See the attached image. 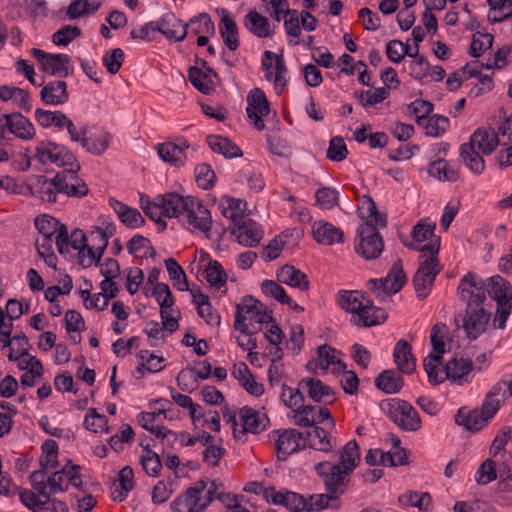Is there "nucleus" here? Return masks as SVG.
<instances>
[{"label": "nucleus", "instance_id": "nucleus-1", "mask_svg": "<svg viewBox=\"0 0 512 512\" xmlns=\"http://www.w3.org/2000/svg\"><path fill=\"white\" fill-rule=\"evenodd\" d=\"M158 202L148 203L141 206L144 213L156 223H160V217L187 216V222L194 229L204 233L211 230L212 220L209 210L197 199L187 196L183 197L178 193H168L157 197Z\"/></svg>", "mask_w": 512, "mask_h": 512}, {"label": "nucleus", "instance_id": "nucleus-2", "mask_svg": "<svg viewBox=\"0 0 512 512\" xmlns=\"http://www.w3.org/2000/svg\"><path fill=\"white\" fill-rule=\"evenodd\" d=\"M505 391L501 384L492 387L480 408L467 414L460 409L456 415V422L472 432H477L487 425L500 408V402L505 399Z\"/></svg>", "mask_w": 512, "mask_h": 512}, {"label": "nucleus", "instance_id": "nucleus-3", "mask_svg": "<svg viewBox=\"0 0 512 512\" xmlns=\"http://www.w3.org/2000/svg\"><path fill=\"white\" fill-rule=\"evenodd\" d=\"M440 250V239L435 238L432 244L422 246L419 251L421 258H425L413 277V286L419 299H425L430 293L436 276L440 273L437 256Z\"/></svg>", "mask_w": 512, "mask_h": 512}, {"label": "nucleus", "instance_id": "nucleus-4", "mask_svg": "<svg viewBox=\"0 0 512 512\" xmlns=\"http://www.w3.org/2000/svg\"><path fill=\"white\" fill-rule=\"evenodd\" d=\"M217 489V481L207 486L204 480H199L171 503V509L173 512H201L213 501Z\"/></svg>", "mask_w": 512, "mask_h": 512}, {"label": "nucleus", "instance_id": "nucleus-5", "mask_svg": "<svg viewBox=\"0 0 512 512\" xmlns=\"http://www.w3.org/2000/svg\"><path fill=\"white\" fill-rule=\"evenodd\" d=\"M338 305L346 312L352 313V322L357 327H371L382 324L383 315L375 316L373 320L366 315L374 309L373 302L366 300L364 302V295L358 291L342 290L338 293Z\"/></svg>", "mask_w": 512, "mask_h": 512}, {"label": "nucleus", "instance_id": "nucleus-6", "mask_svg": "<svg viewBox=\"0 0 512 512\" xmlns=\"http://www.w3.org/2000/svg\"><path fill=\"white\" fill-rule=\"evenodd\" d=\"M252 322L259 324H268L274 322V318L267 307L252 296H245L241 302L236 305L234 329L240 332L247 331L246 316Z\"/></svg>", "mask_w": 512, "mask_h": 512}, {"label": "nucleus", "instance_id": "nucleus-7", "mask_svg": "<svg viewBox=\"0 0 512 512\" xmlns=\"http://www.w3.org/2000/svg\"><path fill=\"white\" fill-rule=\"evenodd\" d=\"M406 282L401 260L396 261L387 276L381 279H370L368 284L379 301L399 292Z\"/></svg>", "mask_w": 512, "mask_h": 512}, {"label": "nucleus", "instance_id": "nucleus-8", "mask_svg": "<svg viewBox=\"0 0 512 512\" xmlns=\"http://www.w3.org/2000/svg\"><path fill=\"white\" fill-rule=\"evenodd\" d=\"M315 471L322 479L327 492L339 497L344 494L350 481V473L328 461L315 465Z\"/></svg>", "mask_w": 512, "mask_h": 512}, {"label": "nucleus", "instance_id": "nucleus-9", "mask_svg": "<svg viewBox=\"0 0 512 512\" xmlns=\"http://www.w3.org/2000/svg\"><path fill=\"white\" fill-rule=\"evenodd\" d=\"M490 317L491 314L482 305L465 308L464 313L455 317V323L469 339L474 340L486 330Z\"/></svg>", "mask_w": 512, "mask_h": 512}, {"label": "nucleus", "instance_id": "nucleus-10", "mask_svg": "<svg viewBox=\"0 0 512 512\" xmlns=\"http://www.w3.org/2000/svg\"><path fill=\"white\" fill-rule=\"evenodd\" d=\"M458 293L466 308L482 306L486 300L485 282L476 274L469 272L461 278Z\"/></svg>", "mask_w": 512, "mask_h": 512}, {"label": "nucleus", "instance_id": "nucleus-11", "mask_svg": "<svg viewBox=\"0 0 512 512\" xmlns=\"http://www.w3.org/2000/svg\"><path fill=\"white\" fill-rule=\"evenodd\" d=\"M357 234L359 242L355 245L356 253L366 260L377 259L384 249V241L380 233L371 225H361Z\"/></svg>", "mask_w": 512, "mask_h": 512}, {"label": "nucleus", "instance_id": "nucleus-12", "mask_svg": "<svg viewBox=\"0 0 512 512\" xmlns=\"http://www.w3.org/2000/svg\"><path fill=\"white\" fill-rule=\"evenodd\" d=\"M31 52L43 71L49 75L66 78L72 74L71 57L69 55L46 53L38 48H33Z\"/></svg>", "mask_w": 512, "mask_h": 512}, {"label": "nucleus", "instance_id": "nucleus-13", "mask_svg": "<svg viewBox=\"0 0 512 512\" xmlns=\"http://www.w3.org/2000/svg\"><path fill=\"white\" fill-rule=\"evenodd\" d=\"M79 171H60L52 178V184L59 193L68 197L81 198L86 196L89 188L78 176Z\"/></svg>", "mask_w": 512, "mask_h": 512}, {"label": "nucleus", "instance_id": "nucleus-14", "mask_svg": "<svg viewBox=\"0 0 512 512\" xmlns=\"http://www.w3.org/2000/svg\"><path fill=\"white\" fill-rule=\"evenodd\" d=\"M390 418L402 430L414 432L421 428V419L417 411L406 401L397 400L391 405Z\"/></svg>", "mask_w": 512, "mask_h": 512}, {"label": "nucleus", "instance_id": "nucleus-15", "mask_svg": "<svg viewBox=\"0 0 512 512\" xmlns=\"http://www.w3.org/2000/svg\"><path fill=\"white\" fill-rule=\"evenodd\" d=\"M247 101V116L253 122V126L258 131H262L265 128L262 118L270 113V105L266 95L261 89L255 88L248 95Z\"/></svg>", "mask_w": 512, "mask_h": 512}, {"label": "nucleus", "instance_id": "nucleus-16", "mask_svg": "<svg viewBox=\"0 0 512 512\" xmlns=\"http://www.w3.org/2000/svg\"><path fill=\"white\" fill-rule=\"evenodd\" d=\"M153 22L155 32L161 33L168 40L181 42L188 34L187 30L189 24H183L182 21L171 12L164 14L159 20Z\"/></svg>", "mask_w": 512, "mask_h": 512}, {"label": "nucleus", "instance_id": "nucleus-17", "mask_svg": "<svg viewBox=\"0 0 512 512\" xmlns=\"http://www.w3.org/2000/svg\"><path fill=\"white\" fill-rule=\"evenodd\" d=\"M275 448L278 460L284 461L289 455L301 448L300 441L304 435L295 429L278 430Z\"/></svg>", "mask_w": 512, "mask_h": 512}, {"label": "nucleus", "instance_id": "nucleus-18", "mask_svg": "<svg viewBox=\"0 0 512 512\" xmlns=\"http://www.w3.org/2000/svg\"><path fill=\"white\" fill-rule=\"evenodd\" d=\"M241 429H238L239 438L247 433L257 434L263 431L269 423L266 415L245 406L239 410Z\"/></svg>", "mask_w": 512, "mask_h": 512}, {"label": "nucleus", "instance_id": "nucleus-19", "mask_svg": "<svg viewBox=\"0 0 512 512\" xmlns=\"http://www.w3.org/2000/svg\"><path fill=\"white\" fill-rule=\"evenodd\" d=\"M312 234L315 241L322 245L331 246L336 243L340 244L344 242L342 230L324 220L315 221L313 223Z\"/></svg>", "mask_w": 512, "mask_h": 512}, {"label": "nucleus", "instance_id": "nucleus-20", "mask_svg": "<svg viewBox=\"0 0 512 512\" xmlns=\"http://www.w3.org/2000/svg\"><path fill=\"white\" fill-rule=\"evenodd\" d=\"M231 234L236 237L239 244L247 247L257 246L262 239L259 225L252 220L237 222Z\"/></svg>", "mask_w": 512, "mask_h": 512}, {"label": "nucleus", "instance_id": "nucleus-21", "mask_svg": "<svg viewBox=\"0 0 512 512\" xmlns=\"http://www.w3.org/2000/svg\"><path fill=\"white\" fill-rule=\"evenodd\" d=\"M467 145L481 151L485 155L491 154L498 146V135L492 128H478L471 136Z\"/></svg>", "mask_w": 512, "mask_h": 512}, {"label": "nucleus", "instance_id": "nucleus-22", "mask_svg": "<svg viewBox=\"0 0 512 512\" xmlns=\"http://www.w3.org/2000/svg\"><path fill=\"white\" fill-rule=\"evenodd\" d=\"M304 445L316 451L328 453L331 452L335 445V439L324 428L313 426V429L306 433L304 437Z\"/></svg>", "mask_w": 512, "mask_h": 512}, {"label": "nucleus", "instance_id": "nucleus-23", "mask_svg": "<svg viewBox=\"0 0 512 512\" xmlns=\"http://www.w3.org/2000/svg\"><path fill=\"white\" fill-rule=\"evenodd\" d=\"M39 462L40 469L32 472L29 478L32 488L38 493V495L46 496L47 485L45 483V476L48 469L56 468L58 466L57 456L51 457L48 455H42Z\"/></svg>", "mask_w": 512, "mask_h": 512}, {"label": "nucleus", "instance_id": "nucleus-24", "mask_svg": "<svg viewBox=\"0 0 512 512\" xmlns=\"http://www.w3.org/2000/svg\"><path fill=\"white\" fill-rule=\"evenodd\" d=\"M394 362L401 373L411 374L414 372L416 364L412 354V349L406 340H399L393 352Z\"/></svg>", "mask_w": 512, "mask_h": 512}, {"label": "nucleus", "instance_id": "nucleus-25", "mask_svg": "<svg viewBox=\"0 0 512 512\" xmlns=\"http://www.w3.org/2000/svg\"><path fill=\"white\" fill-rule=\"evenodd\" d=\"M488 287L486 291L496 301L497 306L512 304V287L507 280L499 275L493 276L489 279Z\"/></svg>", "mask_w": 512, "mask_h": 512}, {"label": "nucleus", "instance_id": "nucleus-26", "mask_svg": "<svg viewBox=\"0 0 512 512\" xmlns=\"http://www.w3.org/2000/svg\"><path fill=\"white\" fill-rule=\"evenodd\" d=\"M41 100L47 105H62L69 99L67 84L57 80L45 85L40 92Z\"/></svg>", "mask_w": 512, "mask_h": 512}, {"label": "nucleus", "instance_id": "nucleus-27", "mask_svg": "<svg viewBox=\"0 0 512 512\" xmlns=\"http://www.w3.org/2000/svg\"><path fill=\"white\" fill-rule=\"evenodd\" d=\"M187 148H189L187 141H183L179 145L173 142H165L158 145L157 151L163 161L179 167L185 162L184 150Z\"/></svg>", "mask_w": 512, "mask_h": 512}, {"label": "nucleus", "instance_id": "nucleus-28", "mask_svg": "<svg viewBox=\"0 0 512 512\" xmlns=\"http://www.w3.org/2000/svg\"><path fill=\"white\" fill-rule=\"evenodd\" d=\"M472 370L473 362L471 360H464L463 358L451 359L444 368L446 378L459 384L468 382Z\"/></svg>", "mask_w": 512, "mask_h": 512}, {"label": "nucleus", "instance_id": "nucleus-29", "mask_svg": "<svg viewBox=\"0 0 512 512\" xmlns=\"http://www.w3.org/2000/svg\"><path fill=\"white\" fill-rule=\"evenodd\" d=\"M3 117L9 121L8 130L16 137L24 140L34 137L35 129L32 123L21 113L3 114Z\"/></svg>", "mask_w": 512, "mask_h": 512}, {"label": "nucleus", "instance_id": "nucleus-30", "mask_svg": "<svg viewBox=\"0 0 512 512\" xmlns=\"http://www.w3.org/2000/svg\"><path fill=\"white\" fill-rule=\"evenodd\" d=\"M110 205L126 227L134 229L144 225L145 219L137 209L128 207L116 199H111Z\"/></svg>", "mask_w": 512, "mask_h": 512}, {"label": "nucleus", "instance_id": "nucleus-31", "mask_svg": "<svg viewBox=\"0 0 512 512\" xmlns=\"http://www.w3.org/2000/svg\"><path fill=\"white\" fill-rule=\"evenodd\" d=\"M277 278L282 283L303 291L309 289V280L306 274L292 265H283L277 273Z\"/></svg>", "mask_w": 512, "mask_h": 512}, {"label": "nucleus", "instance_id": "nucleus-32", "mask_svg": "<svg viewBox=\"0 0 512 512\" xmlns=\"http://www.w3.org/2000/svg\"><path fill=\"white\" fill-rule=\"evenodd\" d=\"M244 26L253 35L259 38L272 37L270 25L267 17L262 16L257 11H250L243 20Z\"/></svg>", "mask_w": 512, "mask_h": 512}, {"label": "nucleus", "instance_id": "nucleus-33", "mask_svg": "<svg viewBox=\"0 0 512 512\" xmlns=\"http://www.w3.org/2000/svg\"><path fill=\"white\" fill-rule=\"evenodd\" d=\"M207 144L209 148L226 158L241 157L242 151L230 139L219 135H209L207 137Z\"/></svg>", "mask_w": 512, "mask_h": 512}, {"label": "nucleus", "instance_id": "nucleus-34", "mask_svg": "<svg viewBox=\"0 0 512 512\" xmlns=\"http://www.w3.org/2000/svg\"><path fill=\"white\" fill-rule=\"evenodd\" d=\"M220 35L230 51L239 47L238 26L229 15H224L220 21Z\"/></svg>", "mask_w": 512, "mask_h": 512}, {"label": "nucleus", "instance_id": "nucleus-35", "mask_svg": "<svg viewBox=\"0 0 512 512\" xmlns=\"http://www.w3.org/2000/svg\"><path fill=\"white\" fill-rule=\"evenodd\" d=\"M375 385L387 394H394L403 387V379L393 370H384L377 376Z\"/></svg>", "mask_w": 512, "mask_h": 512}, {"label": "nucleus", "instance_id": "nucleus-36", "mask_svg": "<svg viewBox=\"0 0 512 512\" xmlns=\"http://www.w3.org/2000/svg\"><path fill=\"white\" fill-rule=\"evenodd\" d=\"M360 461L359 447L355 440L346 443L340 452V462L336 464L351 473Z\"/></svg>", "mask_w": 512, "mask_h": 512}, {"label": "nucleus", "instance_id": "nucleus-37", "mask_svg": "<svg viewBox=\"0 0 512 512\" xmlns=\"http://www.w3.org/2000/svg\"><path fill=\"white\" fill-rule=\"evenodd\" d=\"M102 4V0H73L67 8V16L77 19L96 12Z\"/></svg>", "mask_w": 512, "mask_h": 512}, {"label": "nucleus", "instance_id": "nucleus-38", "mask_svg": "<svg viewBox=\"0 0 512 512\" xmlns=\"http://www.w3.org/2000/svg\"><path fill=\"white\" fill-rule=\"evenodd\" d=\"M188 78L193 87L205 95H209L215 90L212 79L200 67H190Z\"/></svg>", "mask_w": 512, "mask_h": 512}, {"label": "nucleus", "instance_id": "nucleus-39", "mask_svg": "<svg viewBox=\"0 0 512 512\" xmlns=\"http://www.w3.org/2000/svg\"><path fill=\"white\" fill-rule=\"evenodd\" d=\"M305 384L308 387V394L315 402L325 401V398L333 397L334 391L328 385L322 383L321 380L315 378H307L300 381L299 386Z\"/></svg>", "mask_w": 512, "mask_h": 512}, {"label": "nucleus", "instance_id": "nucleus-40", "mask_svg": "<svg viewBox=\"0 0 512 512\" xmlns=\"http://www.w3.org/2000/svg\"><path fill=\"white\" fill-rule=\"evenodd\" d=\"M460 155L463 159L466 167L471 170L475 174H481L485 169V162L482 156L478 153V151L467 145L463 144L460 148Z\"/></svg>", "mask_w": 512, "mask_h": 512}, {"label": "nucleus", "instance_id": "nucleus-41", "mask_svg": "<svg viewBox=\"0 0 512 512\" xmlns=\"http://www.w3.org/2000/svg\"><path fill=\"white\" fill-rule=\"evenodd\" d=\"M264 57L268 60H275V74L273 82L277 94H281L287 85V81L284 77V74L287 72V68L283 54L278 55L271 51H265Z\"/></svg>", "mask_w": 512, "mask_h": 512}, {"label": "nucleus", "instance_id": "nucleus-42", "mask_svg": "<svg viewBox=\"0 0 512 512\" xmlns=\"http://www.w3.org/2000/svg\"><path fill=\"white\" fill-rule=\"evenodd\" d=\"M335 349L330 345L324 344L317 348L318 361L316 366L322 370H327L330 365H335L338 372L346 369V364L341 360H335Z\"/></svg>", "mask_w": 512, "mask_h": 512}, {"label": "nucleus", "instance_id": "nucleus-43", "mask_svg": "<svg viewBox=\"0 0 512 512\" xmlns=\"http://www.w3.org/2000/svg\"><path fill=\"white\" fill-rule=\"evenodd\" d=\"M164 262L169 277L174 282V287L179 291H187L189 289V284L183 268L174 258H168Z\"/></svg>", "mask_w": 512, "mask_h": 512}, {"label": "nucleus", "instance_id": "nucleus-44", "mask_svg": "<svg viewBox=\"0 0 512 512\" xmlns=\"http://www.w3.org/2000/svg\"><path fill=\"white\" fill-rule=\"evenodd\" d=\"M414 58V60L404 64L403 68L413 79L421 81L427 76L430 70V64L423 55L418 54L417 57Z\"/></svg>", "mask_w": 512, "mask_h": 512}, {"label": "nucleus", "instance_id": "nucleus-45", "mask_svg": "<svg viewBox=\"0 0 512 512\" xmlns=\"http://www.w3.org/2000/svg\"><path fill=\"white\" fill-rule=\"evenodd\" d=\"M317 205L324 210H332L339 205V192L332 187H321L315 193Z\"/></svg>", "mask_w": 512, "mask_h": 512}, {"label": "nucleus", "instance_id": "nucleus-46", "mask_svg": "<svg viewBox=\"0 0 512 512\" xmlns=\"http://www.w3.org/2000/svg\"><path fill=\"white\" fill-rule=\"evenodd\" d=\"M133 477V470L130 466H125L119 471L118 481L120 489H115L114 493H117V495L114 496V500L121 502L127 497L128 492L134 487Z\"/></svg>", "mask_w": 512, "mask_h": 512}, {"label": "nucleus", "instance_id": "nucleus-47", "mask_svg": "<svg viewBox=\"0 0 512 512\" xmlns=\"http://www.w3.org/2000/svg\"><path fill=\"white\" fill-rule=\"evenodd\" d=\"M428 173L432 176L437 178L438 180L442 181H456L459 177V174L457 171L451 169L449 165L441 159H438L437 161L432 162L428 167Z\"/></svg>", "mask_w": 512, "mask_h": 512}, {"label": "nucleus", "instance_id": "nucleus-48", "mask_svg": "<svg viewBox=\"0 0 512 512\" xmlns=\"http://www.w3.org/2000/svg\"><path fill=\"white\" fill-rule=\"evenodd\" d=\"M66 117L67 116L61 111L52 112L41 108H38L35 111V118L37 122L45 128L51 125L62 128Z\"/></svg>", "mask_w": 512, "mask_h": 512}, {"label": "nucleus", "instance_id": "nucleus-49", "mask_svg": "<svg viewBox=\"0 0 512 512\" xmlns=\"http://www.w3.org/2000/svg\"><path fill=\"white\" fill-rule=\"evenodd\" d=\"M365 200L362 202V205L367 206L368 215L367 220L363 225H371L375 227V231H378V228H384L387 225L386 215L380 213L375 205V202L370 197H364Z\"/></svg>", "mask_w": 512, "mask_h": 512}, {"label": "nucleus", "instance_id": "nucleus-50", "mask_svg": "<svg viewBox=\"0 0 512 512\" xmlns=\"http://www.w3.org/2000/svg\"><path fill=\"white\" fill-rule=\"evenodd\" d=\"M435 228V223L427 222L426 220L421 221L413 227L411 237L418 243L430 240L429 244H432L435 238L440 239L439 236L434 235Z\"/></svg>", "mask_w": 512, "mask_h": 512}, {"label": "nucleus", "instance_id": "nucleus-51", "mask_svg": "<svg viewBox=\"0 0 512 512\" xmlns=\"http://www.w3.org/2000/svg\"><path fill=\"white\" fill-rule=\"evenodd\" d=\"M108 419L105 415L99 414L95 408H90L84 420V426L86 429L98 433L101 431L108 432L107 427Z\"/></svg>", "mask_w": 512, "mask_h": 512}, {"label": "nucleus", "instance_id": "nucleus-52", "mask_svg": "<svg viewBox=\"0 0 512 512\" xmlns=\"http://www.w3.org/2000/svg\"><path fill=\"white\" fill-rule=\"evenodd\" d=\"M399 502L407 506L417 507L421 511H426L431 505V496L427 492L422 494L409 492L401 495L399 497Z\"/></svg>", "mask_w": 512, "mask_h": 512}, {"label": "nucleus", "instance_id": "nucleus-53", "mask_svg": "<svg viewBox=\"0 0 512 512\" xmlns=\"http://www.w3.org/2000/svg\"><path fill=\"white\" fill-rule=\"evenodd\" d=\"M386 55L390 61L400 63L405 56L417 57L418 45H415L414 53L403 51V43L400 40H391L386 45Z\"/></svg>", "mask_w": 512, "mask_h": 512}, {"label": "nucleus", "instance_id": "nucleus-54", "mask_svg": "<svg viewBox=\"0 0 512 512\" xmlns=\"http://www.w3.org/2000/svg\"><path fill=\"white\" fill-rule=\"evenodd\" d=\"M206 279L211 286L216 288H220L225 285L227 275L218 261L214 260L209 262L206 269Z\"/></svg>", "mask_w": 512, "mask_h": 512}, {"label": "nucleus", "instance_id": "nucleus-55", "mask_svg": "<svg viewBox=\"0 0 512 512\" xmlns=\"http://www.w3.org/2000/svg\"><path fill=\"white\" fill-rule=\"evenodd\" d=\"M195 178L198 186L209 190L215 184L216 175L208 164L203 163L195 168Z\"/></svg>", "mask_w": 512, "mask_h": 512}, {"label": "nucleus", "instance_id": "nucleus-56", "mask_svg": "<svg viewBox=\"0 0 512 512\" xmlns=\"http://www.w3.org/2000/svg\"><path fill=\"white\" fill-rule=\"evenodd\" d=\"M347 155L348 150L344 139L339 136L333 137L329 142L326 153L327 158L334 162H340L346 159Z\"/></svg>", "mask_w": 512, "mask_h": 512}, {"label": "nucleus", "instance_id": "nucleus-57", "mask_svg": "<svg viewBox=\"0 0 512 512\" xmlns=\"http://www.w3.org/2000/svg\"><path fill=\"white\" fill-rule=\"evenodd\" d=\"M442 359H440V355H434L430 353L424 359V369L427 373L429 382L437 385L444 381L443 377H439V365L441 364Z\"/></svg>", "mask_w": 512, "mask_h": 512}, {"label": "nucleus", "instance_id": "nucleus-58", "mask_svg": "<svg viewBox=\"0 0 512 512\" xmlns=\"http://www.w3.org/2000/svg\"><path fill=\"white\" fill-rule=\"evenodd\" d=\"M449 124L447 117L442 115H432L425 122L423 127L426 130L428 136L437 137L445 132L446 127Z\"/></svg>", "mask_w": 512, "mask_h": 512}, {"label": "nucleus", "instance_id": "nucleus-59", "mask_svg": "<svg viewBox=\"0 0 512 512\" xmlns=\"http://www.w3.org/2000/svg\"><path fill=\"white\" fill-rule=\"evenodd\" d=\"M35 226L42 238L52 239L58 230V220L48 215H41L35 218Z\"/></svg>", "mask_w": 512, "mask_h": 512}, {"label": "nucleus", "instance_id": "nucleus-60", "mask_svg": "<svg viewBox=\"0 0 512 512\" xmlns=\"http://www.w3.org/2000/svg\"><path fill=\"white\" fill-rule=\"evenodd\" d=\"M20 500L24 506L34 512H45V506L49 505L50 494L47 492L45 501H41L36 494L31 491H23L19 495Z\"/></svg>", "mask_w": 512, "mask_h": 512}, {"label": "nucleus", "instance_id": "nucleus-61", "mask_svg": "<svg viewBox=\"0 0 512 512\" xmlns=\"http://www.w3.org/2000/svg\"><path fill=\"white\" fill-rule=\"evenodd\" d=\"M476 481L479 485H486L497 478L496 463L488 458L482 462L476 473Z\"/></svg>", "mask_w": 512, "mask_h": 512}, {"label": "nucleus", "instance_id": "nucleus-62", "mask_svg": "<svg viewBox=\"0 0 512 512\" xmlns=\"http://www.w3.org/2000/svg\"><path fill=\"white\" fill-rule=\"evenodd\" d=\"M228 205L224 207L222 210V214L224 217L231 219L235 224L238 219L244 216V212L246 210V202L241 199L228 198Z\"/></svg>", "mask_w": 512, "mask_h": 512}, {"label": "nucleus", "instance_id": "nucleus-63", "mask_svg": "<svg viewBox=\"0 0 512 512\" xmlns=\"http://www.w3.org/2000/svg\"><path fill=\"white\" fill-rule=\"evenodd\" d=\"M493 44V36L491 34H482L477 32L473 35L472 42L470 45L469 54L477 58L485 49H489Z\"/></svg>", "mask_w": 512, "mask_h": 512}, {"label": "nucleus", "instance_id": "nucleus-64", "mask_svg": "<svg viewBox=\"0 0 512 512\" xmlns=\"http://www.w3.org/2000/svg\"><path fill=\"white\" fill-rule=\"evenodd\" d=\"M80 35L81 30L77 26L66 25L53 34L52 40L58 46H67Z\"/></svg>", "mask_w": 512, "mask_h": 512}]
</instances>
